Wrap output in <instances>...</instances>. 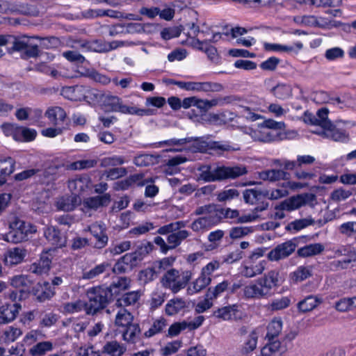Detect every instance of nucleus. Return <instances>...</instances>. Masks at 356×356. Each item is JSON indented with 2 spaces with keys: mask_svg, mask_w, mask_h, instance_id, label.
<instances>
[{
  "mask_svg": "<svg viewBox=\"0 0 356 356\" xmlns=\"http://www.w3.org/2000/svg\"><path fill=\"white\" fill-rule=\"evenodd\" d=\"M197 170L200 172L199 179L205 182L234 179L245 175L248 172L244 165L227 166L215 163L201 165Z\"/></svg>",
  "mask_w": 356,
  "mask_h": 356,
  "instance_id": "f257e3e1",
  "label": "nucleus"
},
{
  "mask_svg": "<svg viewBox=\"0 0 356 356\" xmlns=\"http://www.w3.org/2000/svg\"><path fill=\"white\" fill-rule=\"evenodd\" d=\"M280 285V273L272 270L263 277L243 288V295L248 299L268 298L273 294V289Z\"/></svg>",
  "mask_w": 356,
  "mask_h": 356,
  "instance_id": "f03ea898",
  "label": "nucleus"
},
{
  "mask_svg": "<svg viewBox=\"0 0 356 356\" xmlns=\"http://www.w3.org/2000/svg\"><path fill=\"white\" fill-rule=\"evenodd\" d=\"M192 140L188 150L192 152L206 153L209 150H213L218 154H222L224 152H232L240 150V147L236 145H231L229 142L222 141H207L204 137H191Z\"/></svg>",
  "mask_w": 356,
  "mask_h": 356,
  "instance_id": "7ed1b4c3",
  "label": "nucleus"
},
{
  "mask_svg": "<svg viewBox=\"0 0 356 356\" xmlns=\"http://www.w3.org/2000/svg\"><path fill=\"white\" fill-rule=\"evenodd\" d=\"M10 231L7 234L8 241L13 243H19L29 240L30 236L37 232L35 226L26 222L17 217H13L9 221Z\"/></svg>",
  "mask_w": 356,
  "mask_h": 356,
  "instance_id": "20e7f679",
  "label": "nucleus"
},
{
  "mask_svg": "<svg viewBox=\"0 0 356 356\" xmlns=\"http://www.w3.org/2000/svg\"><path fill=\"white\" fill-rule=\"evenodd\" d=\"M88 302H85V311L87 314H95L103 309L108 302L107 293L101 288H93L87 293Z\"/></svg>",
  "mask_w": 356,
  "mask_h": 356,
  "instance_id": "39448f33",
  "label": "nucleus"
},
{
  "mask_svg": "<svg viewBox=\"0 0 356 356\" xmlns=\"http://www.w3.org/2000/svg\"><path fill=\"white\" fill-rule=\"evenodd\" d=\"M316 200V197L314 194L305 193L285 200L276 206L275 209L291 211L307 204L314 207Z\"/></svg>",
  "mask_w": 356,
  "mask_h": 356,
  "instance_id": "423d86ee",
  "label": "nucleus"
},
{
  "mask_svg": "<svg viewBox=\"0 0 356 356\" xmlns=\"http://www.w3.org/2000/svg\"><path fill=\"white\" fill-rule=\"evenodd\" d=\"M12 49L22 53L23 58H34L38 55V45L33 42L31 38L23 36L15 39Z\"/></svg>",
  "mask_w": 356,
  "mask_h": 356,
  "instance_id": "0eeeda50",
  "label": "nucleus"
},
{
  "mask_svg": "<svg viewBox=\"0 0 356 356\" xmlns=\"http://www.w3.org/2000/svg\"><path fill=\"white\" fill-rule=\"evenodd\" d=\"M298 246L296 238L288 240L282 243L278 244L268 253V259L270 261H280L289 257L294 252Z\"/></svg>",
  "mask_w": 356,
  "mask_h": 356,
  "instance_id": "6e6552de",
  "label": "nucleus"
},
{
  "mask_svg": "<svg viewBox=\"0 0 356 356\" xmlns=\"http://www.w3.org/2000/svg\"><path fill=\"white\" fill-rule=\"evenodd\" d=\"M26 253V250L19 247L8 248L2 256V262L9 268L16 266L23 262Z\"/></svg>",
  "mask_w": 356,
  "mask_h": 356,
  "instance_id": "1a4fd4ad",
  "label": "nucleus"
},
{
  "mask_svg": "<svg viewBox=\"0 0 356 356\" xmlns=\"http://www.w3.org/2000/svg\"><path fill=\"white\" fill-rule=\"evenodd\" d=\"M113 111H119L122 113L139 116L152 115L154 114V111L149 108L142 109L124 105L119 97L114 96H113Z\"/></svg>",
  "mask_w": 356,
  "mask_h": 356,
  "instance_id": "9d476101",
  "label": "nucleus"
},
{
  "mask_svg": "<svg viewBox=\"0 0 356 356\" xmlns=\"http://www.w3.org/2000/svg\"><path fill=\"white\" fill-rule=\"evenodd\" d=\"M147 182V181L144 179L143 174H134L124 179L114 181L113 183V189L115 191H125L135 186H143Z\"/></svg>",
  "mask_w": 356,
  "mask_h": 356,
  "instance_id": "9b49d317",
  "label": "nucleus"
},
{
  "mask_svg": "<svg viewBox=\"0 0 356 356\" xmlns=\"http://www.w3.org/2000/svg\"><path fill=\"white\" fill-rule=\"evenodd\" d=\"M68 170H70V168H69V165H65L63 163H52L43 171V181L47 184H49L64 175L65 171Z\"/></svg>",
  "mask_w": 356,
  "mask_h": 356,
  "instance_id": "f8f14e48",
  "label": "nucleus"
},
{
  "mask_svg": "<svg viewBox=\"0 0 356 356\" xmlns=\"http://www.w3.org/2000/svg\"><path fill=\"white\" fill-rule=\"evenodd\" d=\"M327 127L318 132V134L323 138H330L336 142H346L348 140V134L342 129L337 127L332 122H327Z\"/></svg>",
  "mask_w": 356,
  "mask_h": 356,
  "instance_id": "ddd939ff",
  "label": "nucleus"
},
{
  "mask_svg": "<svg viewBox=\"0 0 356 356\" xmlns=\"http://www.w3.org/2000/svg\"><path fill=\"white\" fill-rule=\"evenodd\" d=\"M21 305L17 302L5 303L0 307V325L13 322L21 310Z\"/></svg>",
  "mask_w": 356,
  "mask_h": 356,
  "instance_id": "4468645a",
  "label": "nucleus"
},
{
  "mask_svg": "<svg viewBox=\"0 0 356 356\" xmlns=\"http://www.w3.org/2000/svg\"><path fill=\"white\" fill-rule=\"evenodd\" d=\"M44 236L49 243L56 248H61L65 245V237L62 236L60 231L55 227H47L44 229Z\"/></svg>",
  "mask_w": 356,
  "mask_h": 356,
  "instance_id": "2eb2a0df",
  "label": "nucleus"
},
{
  "mask_svg": "<svg viewBox=\"0 0 356 356\" xmlns=\"http://www.w3.org/2000/svg\"><path fill=\"white\" fill-rule=\"evenodd\" d=\"M266 261L264 260L255 262L254 260L247 261L243 266L241 273L245 277L251 278L256 275H261L265 270Z\"/></svg>",
  "mask_w": 356,
  "mask_h": 356,
  "instance_id": "dca6fc26",
  "label": "nucleus"
},
{
  "mask_svg": "<svg viewBox=\"0 0 356 356\" xmlns=\"http://www.w3.org/2000/svg\"><path fill=\"white\" fill-rule=\"evenodd\" d=\"M258 176L260 179L273 182L287 180L290 177V174L284 170L270 169L258 172Z\"/></svg>",
  "mask_w": 356,
  "mask_h": 356,
  "instance_id": "f3484780",
  "label": "nucleus"
},
{
  "mask_svg": "<svg viewBox=\"0 0 356 356\" xmlns=\"http://www.w3.org/2000/svg\"><path fill=\"white\" fill-rule=\"evenodd\" d=\"M243 199L245 203L256 204L268 197V191H261L255 188L246 189L243 191Z\"/></svg>",
  "mask_w": 356,
  "mask_h": 356,
  "instance_id": "a211bd4d",
  "label": "nucleus"
},
{
  "mask_svg": "<svg viewBox=\"0 0 356 356\" xmlns=\"http://www.w3.org/2000/svg\"><path fill=\"white\" fill-rule=\"evenodd\" d=\"M80 201L81 199L79 195H65L58 199L56 207L59 210L70 211H72L79 204Z\"/></svg>",
  "mask_w": 356,
  "mask_h": 356,
  "instance_id": "6ab92c4d",
  "label": "nucleus"
},
{
  "mask_svg": "<svg viewBox=\"0 0 356 356\" xmlns=\"http://www.w3.org/2000/svg\"><path fill=\"white\" fill-rule=\"evenodd\" d=\"M90 184V178L88 176H81L68 183V188L72 192V194L78 195L89 188Z\"/></svg>",
  "mask_w": 356,
  "mask_h": 356,
  "instance_id": "aec40b11",
  "label": "nucleus"
},
{
  "mask_svg": "<svg viewBox=\"0 0 356 356\" xmlns=\"http://www.w3.org/2000/svg\"><path fill=\"white\" fill-rule=\"evenodd\" d=\"M179 277V273L176 269L168 270L162 277V284L165 288H169L173 293L179 291L177 278Z\"/></svg>",
  "mask_w": 356,
  "mask_h": 356,
  "instance_id": "412c9836",
  "label": "nucleus"
},
{
  "mask_svg": "<svg viewBox=\"0 0 356 356\" xmlns=\"http://www.w3.org/2000/svg\"><path fill=\"white\" fill-rule=\"evenodd\" d=\"M80 47L86 51L104 52L111 49V43H106L102 40H97L81 42Z\"/></svg>",
  "mask_w": 356,
  "mask_h": 356,
  "instance_id": "4be33fe9",
  "label": "nucleus"
},
{
  "mask_svg": "<svg viewBox=\"0 0 356 356\" xmlns=\"http://www.w3.org/2000/svg\"><path fill=\"white\" fill-rule=\"evenodd\" d=\"M51 263V259L47 254H42L38 261L31 265L29 270L38 275L47 273L50 268Z\"/></svg>",
  "mask_w": 356,
  "mask_h": 356,
  "instance_id": "5701e85b",
  "label": "nucleus"
},
{
  "mask_svg": "<svg viewBox=\"0 0 356 356\" xmlns=\"http://www.w3.org/2000/svg\"><path fill=\"white\" fill-rule=\"evenodd\" d=\"M322 302L323 300L321 298L309 295L298 303V308L300 312L306 313L312 311Z\"/></svg>",
  "mask_w": 356,
  "mask_h": 356,
  "instance_id": "b1692460",
  "label": "nucleus"
},
{
  "mask_svg": "<svg viewBox=\"0 0 356 356\" xmlns=\"http://www.w3.org/2000/svg\"><path fill=\"white\" fill-rule=\"evenodd\" d=\"M45 116L55 125L63 122L66 118V113L60 106L49 108L45 112Z\"/></svg>",
  "mask_w": 356,
  "mask_h": 356,
  "instance_id": "393cba45",
  "label": "nucleus"
},
{
  "mask_svg": "<svg viewBox=\"0 0 356 356\" xmlns=\"http://www.w3.org/2000/svg\"><path fill=\"white\" fill-rule=\"evenodd\" d=\"M109 202V194H106L102 196L90 197L83 200V207L86 209H97L99 207L107 205Z\"/></svg>",
  "mask_w": 356,
  "mask_h": 356,
  "instance_id": "a878e982",
  "label": "nucleus"
},
{
  "mask_svg": "<svg viewBox=\"0 0 356 356\" xmlns=\"http://www.w3.org/2000/svg\"><path fill=\"white\" fill-rule=\"evenodd\" d=\"M36 136L37 131L35 129L17 125L15 140L19 142H30L33 140Z\"/></svg>",
  "mask_w": 356,
  "mask_h": 356,
  "instance_id": "bb28decb",
  "label": "nucleus"
},
{
  "mask_svg": "<svg viewBox=\"0 0 356 356\" xmlns=\"http://www.w3.org/2000/svg\"><path fill=\"white\" fill-rule=\"evenodd\" d=\"M324 249V245L321 243H312L299 248L297 253L299 257H308L321 254Z\"/></svg>",
  "mask_w": 356,
  "mask_h": 356,
  "instance_id": "cd10ccee",
  "label": "nucleus"
},
{
  "mask_svg": "<svg viewBox=\"0 0 356 356\" xmlns=\"http://www.w3.org/2000/svg\"><path fill=\"white\" fill-rule=\"evenodd\" d=\"M0 13H19L22 14H28L29 10L25 6L22 5L13 4L9 0H0Z\"/></svg>",
  "mask_w": 356,
  "mask_h": 356,
  "instance_id": "c85d7f7f",
  "label": "nucleus"
},
{
  "mask_svg": "<svg viewBox=\"0 0 356 356\" xmlns=\"http://www.w3.org/2000/svg\"><path fill=\"white\" fill-rule=\"evenodd\" d=\"M238 306L236 305L225 306L215 310L213 316L222 321H229L232 319L238 312Z\"/></svg>",
  "mask_w": 356,
  "mask_h": 356,
  "instance_id": "c756f323",
  "label": "nucleus"
},
{
  "mask_svg": "<svg viewBox=\"0 0 356 356\" xmlns=\"http://www.w3.org/2000/svg\"><path fill=\"white\" fill-rule=\"evenodd\" d=\"M211 282V277H207L201 272L198 278L192 283V286L188 287V293L189 294L198 293L205 289Z\"/></svg>",
  "mask_w": 356,
  "mask_h": 356,
  "instance_id": "7c9ffc66",
  "label": "nucleus"
},
{
  "mask_svg": "<svg viewBox=\"0 0 356 356\" xmlns=\"http://www.w3.org/2000/svg\"><path fill=\"white\" fill-rule=\"evenodd\" d=\"M154 249V245L149 241L143 242L138 245L135 251L131 252L136 260L140 263Z\"/></svg>",
  "mask_w": 356,
  "mask_h": 356,
  "instance_id": "2f4dec72",
  "label": "nucleus"
},
{
  "mask_svg": "<svg viewBox=\"0 0 356 356\" xmlns=\"http://www.w3.org/2000/svg\"><path fill=\"white\" fill-rule=\"evenodd\" d=\"M210 208L207 212V215L205 216L211 226L216 225L221 222L223 218V208L220 207L216 204H210Z\"/></svg>",
  "mask_w": 356,
  "mask_h": 356,
  "instance_id": "473e14b6",
  "label": "nucleus"
},
{
  "mask_svg": "<svg viewBox=\"0 0 356 356\" xmlns=\"http://www.w3.org/2000/svg\"><path fill=\"white\" fill-rule=\"evenodd\" d=\"M54 348L52 342L45 341L39 342L30 348L29 352L32 356H43L51 352Z\"/></svg>",
  "mask_w": 356,
  "mask_h": 356,
  "instance_id": "72a5a7b5",
  "label": "nucleus"
},
{
  "mask_svg": "<svg viewBox=\"0 0 356 356\" xmlns=\"http://www.w3.org/2000/svg\"><path fill=\"white\" fill-rule=\"evenodd\" d=\"M282 329V321L280 318H274L268 324L267 327L266 338L268 340L276 339Z\"/></svg>",
  "mask_w": 356,
  "mask_h": 356,
  "instance_id": "f704fd0d",
  "label": "nucleus"
},
{
  "mask_svg": "<svg viewBox=\"0 0 356 356\" xmlns=\"http://www.w3.org/2000/svg\"><path fill=\"white\" fill-rule=\"evenodd\" d=\"M312 275V270L309 267L300 266L290 274V279L293 282H300L305 280L307 278Z\"/></svg>",
  "mask_w": 356,
  "mask_h": 356,
  "instance_id": "c9c22d12",
  "label": "nucleus"
},
{
  "mask_svg": "<svg viewBox=\"0 0 356 356\" xmlns=\"http://www.w3.org/2000/svg\"><path fill=\"white\" fill-rule=\"evenodd\" d=\"M139 291H131L125 293L121 298L116 300L115 305L118 307L135 304L140 298Z\"/></svg>",
  "mask_w": 356,
  "mask_h": 356,
  "instance_id": "e433bc0d",
  "label": "nucleus"
},
{
  "mask_svg": "<svg viewBox=\"0 0 356 356\" xmlns=\"http://www.w3.org/2000/svg\"><path fill=\"white\" fill-rule=\"evenodd\" d=\"M110 267L109 262H104L95 266L89 270H86L82 274V279L91 280L104 273Z\"/></svg>",
  "mask_w": 356,
  "mask_h": 356,
  "instance_id": "4c0bfd02",
  "label": "nucleus"
},
{
  "mask_svg": "<svg viewBox=\"0 0 356 356\" xmlns=\"http://www.w3.org/2000/svg\"><path fill=\"white\" fill-rule=\"evenodd\" d=\"M185 307L186 303L181 298L172 299L165 305V313L168 316H172L179 312Z\"/></svg>",
  "mask_w": 356,
  "mask_h": 356,
  "instance_id": "58836bf2",
  "label": "nucleus"
},
{
  "mask_svg": "<svg viewBox=\"0 0 356 356\" xmlns=\"http://www.w3.org/2000/svg\"><path fill=\"white\" fill-rule=\"evenodd\" d=\"M132 320L133 316L131 313L125 309H122L116 315L115 325L124 329L131 323Z\"/></svg>",
  "mask_w": 356,
  "mask_h": 356,
  "instance_id": "ea45409f",
  "label": "nucleus"
},
{
  "mask_svg": "<svg viewBox=\"0 0 356 356\" xmlns=\"http://www.w3.org/2000/svg\"><path fill=\"white\" fill-rule=\"evenodd\" d=\"M166 325V320L164 318H159L153 322L150 328L144 333V335L147 338L152 337L159 333H161Z\"/></svg>",
  "mask_w": 356,
  "mask_h": 356,
  "instance_id": "a19ab883",
  "label": "nucleus"
},
{
  "mask_svg": "<svg viewBox=\"0 0 356 356\" xmlns=\"http://www.w3.org/2000/svg\"><path fill=\"white\" fill-rule=\"evenodd\" d=\"M273 95L280 99H286L292 95V88L288 84H277L273 88Z\"/></svg>",
  "mask_w": 356,
  "mask_h": 356,
  "instance_id": "79ce46f5",
  "label": "nucleus"
},
{
  "mask_svg": "<svg viewBox=\"0 0 356 356\" xmlns=\"http://www.w3.org/2000/svg\"><path fill=\"white\" fill-rule=\"evenodd\" d=\"M22 334L20 328L9 326L3 330L1 338L5 343H10L15 341Z\"/></svg>",
  "mask_w": 356,
  "mask_h": 356,
  "instance_id": "37998d69",
  "label": "nucleus"
},
{
  "mask_svg": "<svg viewBox=\"0 0 356 356\" xmlns=\"http://www.w3.org/2000/svg\"><path fill=\"white\" fill-rule=\"evenodd\" d=\"M158 156L152 154H140L136 156L134 159V163L140 167L149 166L158 162Z\"/></svg>",
  "mask_w": 356,
  "mask_h": 356,
  "instance_id": "c03bdc74",
  "label": "nucleus"
},
{
  "mask_svg": "<svg viewBox=\"0 0 356 356\" xmlns=\"http://www.w3.org/2000/svg\"><path fill=\"white\" fill-rule=\"evenodd\" d=\"M229 285L227 280L217 284L215 287H209L206 293V297L210 299L217 298L221 293L225 291Z\"/></svg>",
  "mask_w": 356,
  "mask_h": 356,
  "instance_id": "a18cd8bd",
  "label": "nucleus"
},
{
  "mask_svg": "<svg viewBox=\"0 0 356 356\" xmlns=\"http://www.w3.org/2000/svg\"><path fill=\"white\" fill-rule=\"evenodd\" d=\"M314 220L312 218L296 220L290 222L286 227L287 230L300 231L309 225H314Z\"/></svg>",
  "mask_w": 356,
  "mask_h": 356,
  "instance_id": "49530a36",
  "label": "nucleus"
},
{
  "mask_svg": "<svg viewBox=\"0 0 356 356\" xmlns=\"http://www.w3.org/2000/svg\"><path fill=\"white\" fill-rule=\"evenodd\" d=\"M140 332V327L138 324H130L122 331V337L124 340L128 342H134L136 337Z\"/></svg>",
  "mask_w": 356,
  "mask_h": 356,
  "instance_id": "de8ad7c7",
  "label": "nucleus"
},
{
  "mask_svg": "<svg viewBox=\"0 0 356 356\" xmlns=\"http://www.w3.org/2000/svg\"><path fill=\"white\" fill-rule=\"evenodd\" d=\"M259 334L256 330H253L248 335L247 340L245 341L243 352V353L248 354L253 351L257 344Z\"/></svg>",
  "mask_w": 356,
  "mask_h": 356,
  "instance_id": "09e8293b",
  "label": "nucleus"
},
{
  "mask_svg": "<svg viewBox=\"0 0 356 356\" xmlns=\"http://www.w3.org/2000/svg\"><path fill=\"white\" fill-rule=\"evenodd\" d=\"M15 161L11 157L0 159V175L8 176L15 170Z\"/></svg>",
  "mask_w": 356,
  "mask_h": 356,
  "instance_id": "8fccbe9b",
  "label": "nucleus"
},
{
  "mask_svg": "<svg viewBox=\"0 0 356 356\" xmlns=\"http://www.w3.org/2000/svg\"><path fill=\"white\" fill-rule=\"evenodd\" d=\"M157 26L154 24H140L136 22L129 23L127 26V30L129 33H141V32H151V30H147V28H153L156 29Z\"/></svg>",
  "mask_w": 356,
  "mask_h": 356,
  "instance_id": "3c124183",
  "label": "nucleus"
},
{
  "mask_svg": "<svg viewBox=\"0 0 356 356\" xmlns=\"http://www.w3.org/2000/svg\"><path fill=\"white\" fill-rule=\"evenodd\" d=\"M157 273H160V271H156L154 268H147L139 272L138 280L142 284H146L153 281Z\"/></svg>",
  "mask_w": 356,
  "mask_h": 356,
  "instance_id": "603ef678",
  "label": "nucleus"
},
{
  "mask_svg": "<svg viewBox=\"0 0 356 356\" xmlns=\"http://www.w3.org/2000/svg\"><path fill=\"white\" fill-rule=\"evenodd\" d=\"M182 346V341L175 340L168 342L165 346L161 348L160 352L162 356H170L176 353Z\"/></svg>",
  "mask_w": 356,
  "mask_h": 356,
  "instance_id": "864d4df0",
  "label": "nucleus"
},
{
  "mask_svg": "<svg viewBox=\"0 0 356 356\" xmlns=\"http://www.w3.org/2000/svg\"><path fill=\"white\" fill-rule=\"evenodd\" d=\"M291 304V300L289 297L284 296L280 298L274 299L268 306L270 311H277L288 307Z\"/></svg>",
  "mask_w": 356,
  "mask_h": 356,
  "instance_id": "5fc2aeb1",
  "label": "nucleus"
},
{
  "mask_svg": "<svg viewBox=\"0 0 356 356\" xmlns=\"http://www.w3.org/2000/svg\"><path fill=\"white\" fill-rule=\"evenodd\" d=\"M131 279L127 276H113V288L120 291L128 290L131 286Z\"/></svg>",
  "mask_w": 356,
  "mask_h": 356,
  "instance_id": "6e6d98bb",
  "label": "nucleus"
},
{
  "mask_svg": "<svg viewBox=\"0 0 356 356\" xmlns=\"http://www.w3.org/2000/svg\"><path fill=\"white\" fill-rule=\"evenodd\" d=\"M181 26H172L163 29L161 32V37L164 40H169L172 38L179 37L182 31Z\"/></svg>",
  "mask_w": 356,
  "mask_h": 356,
  "instance_id": "4d7b16f0",
  "label": "nucleus"
},
{
  "mask_svg": "<svg viewBox=\"0 0 356 356\" xmlns=\"http://www.w3.org/2000/svg\"><path fill=\"white\" fill-rule=\"evenodd\" d=\"M281 347V343L279 340H268V343L261 349L263 356H270L272 354L278 352Z\"/></svg>",
  "mask_w": 356,
  "mask_h": 356,
  "instance_id": "13d9d810",
  "label": "nucleus"
},
{
  "mask_svg": "<svg viewBox=\"0 0 356 356\" xmlns=\"http://www.w3.org/2000/svg\"><path fill=\"white\" fill-rule=\"evenodd\" d=\"M253 232V229L249 227H235L229 231V237L232 239L241 238Z\"/></svg>",
  "mask_w": 356,
  "mask_h": 356,
  "instance_id": "bf43d9fd",
  "label": "nucleus"
},
{
  "mask_svg": "<svg viewBox=\"0 0 356 356\" xmlns=\"http://www.w3.org/2000/svg\"><path fill=\"white\" fill-rule=\"evenodd\" d=\"M212 227L208 218L204 216L195 220L190 225L193 231L198 232L202 229H208Z\"/></svg>",
  "mask_w": 356,
  "mask_h": 356,
  "instance_id": "052dcab7",
  "label": "nucleus"
},
{
  "mask_svg": "<svg viewBox=\"0 0 356 356\" xmlns=\"http://www.w3.org/2000/svg\"><path fill=\"white\" fill-rule=\"evenodd\" d=\"M330 25H331V22H321L318 19V18L314 15H304L303 26H318V27H321V28H325V27H328Z\"/></svg>",
  "mask_w": 356,
  "mask_h": 356,
  "instance_id": "680f3d73",
  "label": "nucleus"
},
{
  "mask_svg": "<svg viewBox=\"0 0 356 356\" xmlns=\"http://www.w3.org/2000/svg\"><path fill=\"white\" fill-rule=\"evenodd\" d=\"M31 284V282L28 276L24 275H15L10 279L11 286L17 289L24 286H29Z\"/></svg>",
  "mask_w": 356,
  "mask_h": 356,
  "instance_id": "e2e57ef3",
  "label": "nucleus"
},
{
  "mask_svg": "<svg viewBox=\"0 0 356 356\" xmlns=\"http://www.w3.org/2000/svg\"><path fill=\"white\" fill-rule=\"evenodd\" d=\"M85 310V302L79 300L75 302H67L63 305V311L65 313L72 314Z\"/></svg>",
  "mask_w": 356,
  "mask_h": 356,
  "instance_id": "0e129e2a",
  "label": "nucleus"
},
{
  "mask_svg": "<svg viewBox=\"0 0 356 356\" xmlns=\"http://www.w3.org/2000/svg\"><path fill=\"white\" fill-rule=\"evenodd\" d=\"M55 295L54 289H52L49 283L44 282L42 287V291L37 296V299L40 302H44L47 300H49Z\"/></svg>",
  "mask_w": 356,
  "mask_h": 356,
  "instance_id": "69168bd1",
  "label": "nucleus"
},
{
  "mask_svg": "<svg viewBox=\"0 0 356 356\" xmlns=\"http://www.w3.org/2000/svg\"><path fill=\"white\" fill-rule=\"evenodd\" d=\"M154 228L152 222H145L129 230V234L134 236H139L148 232L149 230Z\"/></svg>",
  "mask_w": 356,
  "mask_h": 356,
  "instance_id": "338daca9",
  "label": "nucleus"
},
{
  "mask_svg": "<svg viewBox=\"0 0 356 356\" xmlns=\"http://www.w3.org/2000/svg\"><path fill=\"white\" fill-rule=\"evenodd\" d=\"M238 195L239 192L236 189L230 188L220 192L218 195L217 199L219 202H225L237 197Z\"/></svg>",
  "mask_w": 356,
  "mask_h": 356,
  "instance_id": "774afa93",
  "label": "nucleus"
}]
</instances>
